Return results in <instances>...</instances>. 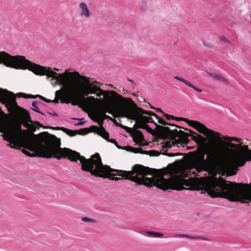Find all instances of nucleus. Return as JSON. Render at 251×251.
Here are the masks:
<instances>
[{"mask_svg":"<svg viewBox=\"0 0 251 251\" xmlns=\"http://www.w3.org/2000/svg\"><path fill=\"white\" fill-rule=\"evenodd\" d=\"M79 8L80 10V16L82 17L88 18L91 16V12L89 11L86 3L82 2L79 4Z\"/></svg>","mask_w":251,"mask_h":251,"instance_id":"obj_6","label":"nucleus"},{"mask_svg":"<svg viewBox=\"0 0 251 251\" xmlns=\"http://www.w3.org/2000/svg\"><path fill=\"white\" fill-rule=\"evenodd\" d=\"M225 139L226 140H227L228 141H232L233 140H235V139L234 138H230L228 137L225 138Z\"/></svg>","mask_w":251,"mask_h":251,"instance_id":"obj_20","label":"nucleus"},{"mask_svg":"<svg viewBox=\"0 0 251 251\" xmlns=\"http://www.w3.org/2000/svg\"><path fill=\"white\" fill-rule=\"evenodd\" d=\"M0 63L15 69H28L37 75H46L51 78L52 84L62 85L63 88L55 92V98L51 101L55 104L60 100L62 103H69L72 101L74 105H76V100L89 94H96L99 97L105 96V92L90 78L84 77L81 81L76 82L80 76L76 72L66 71L58 73L57 72L61 71L60 69L43 67L26 60L23 56H13L4 52H0ZM108 96L107 94L106 97Z\"/></svg>","mask_w":251,"mask_h":251,"instance_id":"obj_2","label":"nucleus"},{"mask_svg":"<svg viewBox=\"0 0 251 251\" xmlns=\"http://www.w3.org/2000/svg\"><path fill=\"white\" fill-rule=\"evenodd\" d=\"M174 78L184 82L186 85L189 86L190 87L193 88L194 90H195L199 92H202V90L201 89L196 87L194 85H193L191 83L188 82V81L186 80L185 79H184L182 78L176 76L174 77Z\"/></svg>","mask_w":251,"mask_h":251,"instance_id":"obj_7","label":"nucleus"},{"mask_svg":"<svg viewBox=\"0 0 251 251\" xmlns=\"http://www.w3.org/2000/svg\"><path fill=\"white\" fill-rule=\"evenodd\" d=\"M147 233L151 237L154 238H161L163 234L159 232L153 231H147Z\"/></svg>","mask_w":251,"mask_h":251,"instance_id":"obj_8","label":"nucleus"},{"mask_svg":"<svg viewBox=\"0 0 251 251\" xmlns=\"http://www.w3.org/2000/svg\"><path fill=\"white\" fill-rule=\"evenodd\" d=\"M114 94L117 95L118 96V98H120V97H121V96L120 95H118L117 94H116L115 92H114Z\"/></svg>","mask_w":251,"mask_h":251,"instance_id":"obj_25","label":"nucleus"},{"mask_svg":"<svg viewBox=\"0 0 251 251\" xmlns=\"http://www.w3.org/2000/svg\"><path fill=\"white\" fill-rule=\"evenodd\" d=\"M87 99L93 101V102H100V100L98 99V98H95L94 97H92V96H89L87 98Z\"/></svg>","mask_w":251,"mask_h":251,"instance_id":"obj_11","label":"nucleus"},{"mask_svg":"<svg viewBox=\"0 0 251 251\" xmlns=\"http://www.w3.org/2000/svg\"><path fill=\"white\" fill-rule=\"evenodd\" d=\"M123 128H124V129H126V130L127 131H128V130H131V129H130V128H128V127L126 126H123Z\"/></svg>","mask_w":251,"mask_h":251,"instance_id":"obj_23","label":"nucleus"},{"mask_svg":"<svg viewBox=\"0 0 251 251\" xmlns=\"http://www.w3.org/2000/svg\"><path fill=\"white\" fill-rule=\"evenodd\" d=\"M96 128H97V133L99 135H100L102 138H103L104 139L107 140L109 142H111V143H114L115 144V145L118 148H119V149L120 148L118 146V143H117V141H116L114 139L109 140V139H108V138H109V133L107 132H106L105 131V130L103 127L99 128V127H97Z\"/></svg>","mask_w":251,"mask_h":251,"instance_id":"obj_5","label":"nucleus"},{"mask_svg":"<svg viewBox=\"0 0 251 251\" xmlns=\"http://www.w3.org/2000/svg\"><path fill=\"white\" fill-rule=\"evenodd\" d=\"M81 220L86 223H95L96 221L88 217H82Z\"/></svg>","mask_w":251,"mask_h":251,"instance_id":"obj_10","label":"nucleus"},{"mask_svg":"<svg viewBox=\"0 0 251 251\" xmlns=\"http://www.w3.org/2000/svg\"><path fill=\"white\" fill-rule=\"evenodd\" d=\"M52 115L53 116H57V114L56 113H54L53 114H52Z\"/></svg>","mask_w":251,"mask_h":251,"instance_id":"obj_26","label":"nucleus"},{"mask_svg":"<svg viewBox=\"0 0 251 251\" xmlns=\"http://www.w3.org/2000/svg\"><path fill=\"white\" fill-rule=\"evenodd\" d=\"M96 115H97V117H98V116H99V115H98L99 114H97Z\"/></svg>","mask_w":251,"mask_h":251,"instance_id":"obj_28","label":"nucleus"},{"mask_svg":"<svg viewBox=\"0 0 251 251\" xmlns=\"http://www.w3.org/2000/svg\"><path fill=\"white\" fill-rule=\"evenodd\" d=\"M157 110L161 111V110L159 108H157Z\"/></svg>","mask_w":251,"mask_h":251,"instance_id":"obj_27","label":"nucleus"},{"mask_svg":"<svg viewBox=\"0 0 251 251\" xmlns=\"http://www.w3.org/2000/svg\"><path fill=\"white\" fill-rule=\"evenodd\" d=\"M221 39H222L223 41H226V38L225 37H222V38H221Z\"/></svg>","mask_w":251,"mask_h":251,"instance_id":"obj_24","label":"nucleus"},{"mask_svg":"<svg viewBox=\"0 0 251 251\" xmlns=\"http://www.w3.org/2000/svg\"><path fill=\"white\" fill-rule=\"evenodd\" d=\"M110 179L111 180H114L115 181H118V180H119L120 179H121V178L120 177H112V178H110Z\"/></svg>","mask_w":251,"mask_h":251,"instance_id":"obj_21","label":"nucleus"},{"mask_svg":"<svg viewBox=\"0 0 251 251\" xmlns=\"http://www.w3.org/2000/svg\"><path fill=\"white\" fill-rule=\"evenodd\" d=\"M128 80L131 82V83L132 84V86L134 88L135 86H136V84L134 82V81L133 80H131V79H130L129 78H127Z\"/></svg>","mask_w":251,"mask_h":251,"instance_id":"obj_19","label":"nucleus"},{"mask_svg":"<svg viewBox=\"0 0 251 251\" xmlns=\"http://www.w3.org/2000/svg\"><path fill=\"white\" fill-rule=\"evenodd\" d=\"M172 143H173V142L172 141H169L165 145V148H171Z\"/></svg>","mask_w":251,"mask_h":251,"instance_id":"obj_15","label":"nucleus"},{"mask_svg":"<svg viewBox=\"0 0 251 251\" xmlns=\"http://www.w3.org/2000/svg\"><path fill=\"white\" fill-rule=\"evenodd\" d=\"M181 236L187 237V238H190V239H196V238H197L196 237H195L194 236H190V235H181Z\"/></svg>","mask_w":251,"mask_h":251,"instance_id":"obj_17","label":"nucleus"},{"mask_svg":"<svg viewBox=\"0 0 251 251\" xmlns=\"http://www.w3.org/2000/svg\"><path fill=\"white\" fill-rule=\"evenodd\" d=\"M165 117H166L167 119L169 120H170L171 119H174L175 118L173 116L169 115L168 114H166Z\"/></svg>","mask_w":251,"mask_h":251,"instance_id":"obj_18","label":"nucleus"},{"mask_svg":"<svg viewBox=\"0 0 251 251\" xmlns=\"http://www.w3.org/2000/svg\"><path fill=\"white\" fill-rule=\"evenodd\" d=\"M0 102L9 112L17 105L14 94L2 88H0ZM0 133L4 134L0 136L10 143L7 144L8 146L12 148H24L36 153H30L24 150L23 152L29 157H53L58 160L64 157L75 162L79 160L82 170L90 172L92 175L96 176V154L87 159L75 151L67 148L62 149L57 138L48 133L46 135L41 134L38 138L32 137L26 130L22 129L20 124L18 125V132L8 130L4 121L5 114L0 107Z\"/></svg>","mask_w":251,"mask_h":251,"instance_id":"obj_1","label":"nucleus"},{"mask_svg":"<svg viewBox=\"0 0 251 251\" xmlns=\"http://www.w3.org/2000/svg\"><path fill=\"white\" fill-rule=\"evenodd\" d=\"M118 113L120 116L135 122L134 127L136 128L145 129L148 132L153 134V129L146 124L150 122V119L143 116V115H151V112L143 110L131 101L130 105H126L120 107Z\"/></svg>","mask_w":251,"mask_h":251,"instance_id":"obj_3","label":"nucleus"},{"mask_svg":"<svg viewBox=\"0 0 251 251\" xmlns=\"http://www.w3.org/2000/svg\"><path fill=\"white\" fill-rule=\"evenodd\" d=\"M211 76L213 78H214V79H217V80H220L221 78V77L220 75H219L217 74H211Z\"/></svg>","mask_w":251,"mask_h":251,"instance_id":"obj_13","label":"nucleus"},{"mask_svg":"<svg viewBox=\"0 0 251 251\" xmlns=\"http://www.w3.org/2000/svg\"><path fill=\"white\" fill-rule=\"evenodd\" d=\"M158 123L159 124H162V125H168V123L165 122L163 119H160L158 120Z\"/></svg>","mask_w":251,"mask_h":251,"instance_id":"obj_14","label":"nucleus"},{"mask_svg":"<svg viewBox=\"0 0 251 251\" xmlns=\"http://www.w3.org/2000/svg\"><path fill=\"white\" fill-rule=\"evenodd\" d=\"M136 133L137 135L138 139L139 140H142L143 139L144 136L141 132H140V131H137Z\"/></svg>","mask_w":251,"mask_h":251,"instance_id":"obj_12","label":"nucleus"},{"mask_svg":"<svg viewBox=\"0 0 251 251\" xmlns=\"http://www.w3.org/2000/svg\"><path fill=\"white\" fill-rule=\"evenodd\" d=\"M39 96V97H40L41 98V99L43 100H44V101H46V102H51V100H49V99H46V98H44V97H42V96Z\"/></svg>","mask_w":251,"mask_h":251,"instance_id":"obj_16","label":"nucleus"},{"mask_svg":"<svg viewBox=\"0 0 251 251\" xmlns=\"http://www.w3.org/2000/svg\"><path fill=\"white\" fill-rule=\"evenodd\" d=\"M32 106L33 107V108H32L33 110H34L35 112L39 113L42 115H45L44 113H42L39 111L38 108L37 106V104L35 102H33L32 103Z\"/></svg>","mask_w":251,"mask_h":251,"instance_id":"obj_9","label":"nucleus"},{"mask_svg":"<svg viewBox=\"0 0 251 251\" xmlns=\"http://www.w3.org/2000/svg\"><path fill=\"white\" fill-rule=\"evenodd\" d=\"M190 124L198 132L208 137L212 143H215L219 140L220 135L219 133L208 129L203 124L195 121H191Z\"/></svg>","mask_w":251,"mask_h":251,"instance_id":"obj_4","label":"nucleus"},{"mask_svg":"<svg viewBox=\"0 0 251 251\" xmlns=\"http://www.w3.org/2000/svg\"><path fill=\"white\" fill-rule=\"evenodd\" d=\"M167 155L169 156H174L176 155H177V154H174V153H168Z\"/></svg>","mask_w":251,"mask_h":251,"instance_id":"obj_22","label":"nucleus"}]
</instances>
